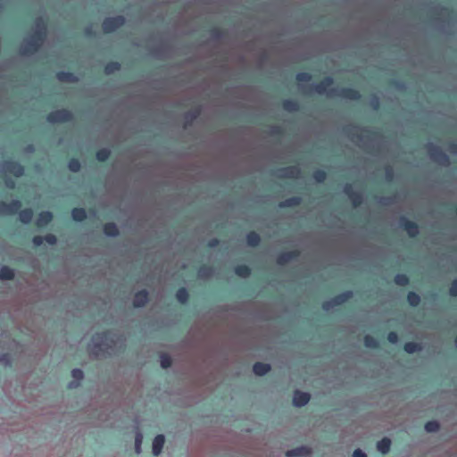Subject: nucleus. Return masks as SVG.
Wrapping results in <instances>:
<instances>
[{
	"label": "nucleus",
	"mask_w": 457,
	"mask_h": 457,
	"mask_svg": "<svg viewBox=\"0 0 457 457\" xmlns=\"http://www.w3.org/2000/svg\"><path fill=\"white\" fill-rule=\"evenodd\" d=\"M68 167L71 171L77 172L80 169V163L77 159H71L68 163Z\"/></svg>",
	"instance_id": "ea45409f"
},
{
	"label": "nucleus",
	"mask_w": 457,
	"mask_h": 457,
	"mask_svg": "<svg viewBox=\"0 0 457 457\" xmlns=\"http://www.w3.org/2000/svg\"><path fill=\"white\" fill-rule=\"evenodd\" d=\"M247 244L251 246H256L260 243V237L255 232H250L246 236Z\"/></svg>",
	"instance_id": "c85d7f7f"
},
{
	"label": "nucleus",
	"mask_w": 457,
	"mask_h": 457,
	"mask_svg": "<svg viewBox=\"0 0 457 457\" xmlns=\"http://www.w3.org/2000/svg\"><path fill=\"white\" fill-rule=\"evenodd\" d=\"M71 116H72L71 113L65 109L57 110V111L51 112L47 115V120L50 123L65 122V121L70 120L71 119Z\"/></svg>",
	"instance_id": "0eeeda50"
},
{
	"label": "nucleus",
	"mask_w": 457,
	"mask_h": 457,
	"mask_svg": "<svg viewBox=\"0 0 457 457\" xmlns=\"http://www.w3.org/2000/svg\"><path fill=\"white\" fill-rule=\"evenodd\" d=\"M219 244V241L217 239H212L209 242V246L210 247H214L216 246L217 245Z\"/></svg>",
	"instance_id": "3c124183"
},
{
	"label": "nucleus",
	"mask_w": 457,
	"mask_h": 457,
	"mask_svg": "<svg viewBox=\"0 0 457 457\" xmlns=\"http://www.w3.org/2000/svg\"><path fill=\"white\" fill-rule=\"evenodd\" d=\"M199 275H200V276H203V270H199Z\"/></svg>",
	"instance_id": "864d4df0"
},
{
	"label": "nucleus",
	"mask_w": 457,
	"mask_h": 457,
	"mask_svg": "<svg viewBox=\"0 0 457 457\" xmlns=\"http://www.w3.org/2000/svg\"><path fill=\"white\" fill-rule=\"evenodd\" d=\"M300 174L301 170L296 166L285 167L278 170V176L281 178L297 179Z\"/></svg>",
	"instance_id": "1a4fd4ad"
},
{
	"label": "nucleus",
	"mask_w": 457,
	"mask_h": 457,
	"mask_svg": "<svg viewBox=\"0 0 457 457\" xmlns=\"http://www.w3.org/2000/svg\"><path fill=\"white\" fill-rule=\"evenodd\" d=\"M395 281L397 285L405 286L409 282V278L404 274H397L395 278Z\"/></svg>",
	"instance_id": "e433bc0d"
},
{
	"label": "nucleus",
	"mask_w": 457,
	"mask_h": 457,
	"mask_svg": "<svg viewBox=\"0 0 457 457\" xmlns=\"http://www.w3.org/2000/svg\"><path fill=\"white\" fill-rule=\"evenodd\" d=\"M309 450L304 446L296 447L288 450L286 453L287 457H305L308 455Z\"/></svg>",
	"instance_id": "2eb2a0df"
},
{
	"label": "nucleus",
	"mask_w": 457,
	"mask_h": 457,
	"mask_svg": "<svg viewBox=\"0 0 457 457\" xmlns=\"http://www.w3.org/2000/svg\"><path fill=\"white\" fill-rule=\"evenodd\" d=\"M14 277V271L9 267L4 266L0 269V279L9 280Z\"/></svg>",
	"instance_id": "5701e85b"
},
{
	"label": "nucleus",
	"mask_w": 457,
	"mask_h": 457,
	"mask_svg": "<svg viewBox=\"0 0 457 457\" xmlns=\"http://www.w3.org/2000/svg\"><path fill=\"white\" fill-rule=\"evenodd\" d=\"M71 376L76 381L70 382L68 386L70 388H74L79 386V382L83 378L84 374L80 369H74L71 371Z\"/></svg>",
	"instance_id": "a211bd4d"
},
{
	"label": "nucleus",
	"mask_w": 457,
	"mask_h": 457,
	"mask_svg": "<svg viewBox=\"0 0 457 457\" xmlns=\"http://www.w3.org/2000/svg\"><path fill=\"white\" fill-rule=\"evenodd\" d=\"M5 186L9 188H13L15 187V182L12 179H6Z\"/></svg>",
	"instance_id": "8fccbe9b"
},
{
	"label": "nucleus",
	"mask_w": 457,
	"mask_h": 457,
	"mask_svg": "<svg viewBox=\"0 0 457 457\" xmlns=\"http://www.w3.org/2000/svg\"><path fill=\"white\" fill-rule=\"evenodd\" d=\"M407 300H408V303H410V305L415 307V306L419 305V303L420 302V297L418 294H416L414 292H410L407 295Z\"/></svg>",
	"instance_id": "c756f323"
},
{
	"label": "nucleus",
	"mask_w": 457,
	"mask_h": 457,
	"mask_svg": "<svg viewBox=\"0 0 457 457\" xmlns=\"http://www.w3.org/2000/svg\"><path fill=\"white\" fill-rule=\"evenodd\" d=\"M270 370V364L256 362L253 367V371L254 374L258 376H263L268 373Z\"/></svg>",
	"instance_id": "dca6fc26"
},
{
	"label": "nucleus",
	"mask_w": 457,
	"mask_h": 457,
	"mask_svg": "<svg viewBox=\"0 0 457 457\" xmlns=\"http://www.w3.org/2000/svg\"><path fill=\"white\" fill-rule=\"evenodd\" d=\"M110 156V151L106 148L101 149L96 153V159L100 162L107 160Z\"/></svg>",
	"instance_id": "f704fd0d"
},
{
	"label": "nucleus",
	"mask_w": 457,
	"mask_h": 457,
	"mask_svg": "<svg viewBox=\"0 0 457 457\" xmlns=\"http://www.w3.org/2000/svg\"><path fill=\"white\" fill-rule=\"evenodd\" d=\"M310 395L308 393L295 391L293 397V403L296 407H302L308 403Z\"/></svg>",
	"instance_id": "f8f14e48"
},
{
	"label": "nucleus",
	"mask_w": 457,
	"mask_h": 457,
	"mask_svg": "<svg viewBox=\"0 0 457 457\" xmlns=\"http://www.w3.org/2000/svg\"><path fill=\"white\" fill-rule=\"evenodd\" d=\"M45 242V238L40 236H37L33 237V244L37 246L41 245Z\"/></svg>",
	"instance_id": "de8ad7c7"
},
{
	"label": "nucleus",
	"mask_w": 457,
	"mask_h": 457,
	"mask_svg": "<svg viewBox=\"0 0 457 457\" xmlns=\"http://www.w3.org/2000/svg\"><path fill=\"white\" fill-rule=\"evenodd\" d=\"M124 22L125 19L122 16L109 17L104 21L103 29L104 32L110 33L121 27Z\"/></svg>",
	"instance_id": "39448f33"
},
{
	"label": "nucleus",
	"mask_w": 457,
	"mask_h": 457,
	"mask_svg": "<svg viewBox=\"0 0 457 457\" xmlns=\"http://www.w3.org/2000/svg\"><path fill=\"white\" fill-rule=\"evenodd\" d=\"M344 192L345 195H348V197L351 199V201L353 202V204L354 206H358L361 204V202H362L361 195L359 193L354 192L353 189V187L350 184H346L344 187Z\"/></svg>",
	"instance_id": "9d476101"
},
{
	"label": "nucleus",
	"mask_w": 457,
	"mask_h": 457,
	"mask_svg": "<svg viewBox=\"0 0 457 457\" xmlns=\"http://www.w3.org/2000/svg\"><path fill=\"white\" fill-rule=\"evenodd\" d=\"M449 293L452 296H457V279L452 283Z\"/></svg>",
	"instance_id": "a18cd8bd"
},
{
	"label": "nucleus",
	"mask_w": 457,
	"mask_h": 457,
	"mask_svg": "<svg viewBox=\"0 0 457 457\" xmlns=\"http://www.w3.org/2000/svg\"><path fill=\"white\" fill-rule=\"evenodd\" d=\"M43 237L45 238V241L49 245H54L56 243V237L54 235L49 234Z\"/></svg>",
	"instance_id": "49530a36"
},
{
	"label": "nucleus",
	"mask_w": 457,
	"mask_h": 457,
	"mask_svg": "<svg viewBox=\"0 0 457 457\" xmlns=\"http://www.w3.org/2000/svg\"><path fill=\"white\" fill-rule=\"evenodd\" d=\"M32 218H33V212L31 209L22 210L19 213V219L24 224L29 223L31 221Z\"/></svg>",
	"instance_id": "aec40b11"
},
{
	"label": "nucleus",
	"mask_w": 457,
	"mask_h": 457,
	"mask_svg": "<svg viewBox=\"0 0 457 457\" xmlns=\"http://www.w3.org/2000/svg\"><path fill=\"white\" fill-rule=\"evenodd\" d=\"M284 109L287 111H295L298 107L297 104L292 100H286L283 103Z\"/></svg>",
	"instance_id": "58836bf2"
},
{
	"label": "nucleus",
	"mask_w": 457,
	"mask_h": 457,
	"mask_svg": "<svg viewBox=\"0 0 457 457\" xmlns=\"http://www.w3.org/2000/svg\"><path fill=\"white\" fill-rule=\"evenodd\" d=\"M106 337V334H96L92 337V344L95 348H98L99 350H103L102 341Z\"/></svg>",
	"instance_id": "cd10ccee"
},
{
	"label": "nucleus",
	"mask_w": 457,
	"mask_h": 457,
	"mask_svg": "<svg viewBox=\"0 0 457 457\" xmlns=\"http://www.w3.org/2000/svg\"><path fill=\"white\" fill-rule=\"evenodd\" d=\"M353 295V293L351 291L344 292L334 298L330 299L329 301H327L323 303L322 308L325 311H329L335 306L340 305L345 301H347L351 296Z\"/></svg>",
	"instance_id": "423d86ee"
},
{
	"label": "nucleus",
	"mask_w": 457,
	"mask_h": 457,
	"mask_svg": "<svg viewBox=\"0 0 457 457\" xmlns=\"http://www.w3.org/2000/svg\"><path fill=\"white\" fill-rule=\"evenodd\" d=\"M21 208V202L17 199L12 200L7 204L4 202L0 203V216L11 215L16 213Z\"/></svg>",
	"instance_id": "6e6552de"
},
{
	"label": "nucleus",
	"mask_w": 457,
	"mask_h": 457,
	"mask_svg": "<svg viewBox=\"0 0 457 457\" xmlns=\"http://www.w3.org/2000/svg\"><path fill=\"white\" fill-rule=\"evenodd\" d=\"M171 365L170 357L167 354L161 355V366L164 369L169 368Z\"/></svg>",
	"instance_id": "a19ab883"
},
{
	"label": "nucleus",
	"mask_w": 457,
	"mask_h": 457,
	"mask_svg": "<svg viewBox=\"0 0 457 457\" xmlns=\"http://www.w3.org/2000/svg\"><path fill=\"white\" fill-rule=\"evenodd\" d=\"M53 215L50 212L46 211L39 213L37 224L39 227L47 225L52 220Z\"/></svg>",
	"instance_id": "f3484780"
},
{
	"label": "nucleus",
	"mask_w": 457,
	"mask_h": 457,
	"mask_svg": "<svg viewBox=\"0 0 457 457\" xmlns=\"http://www.w3.org/2000/svg\"><path fill=\"white\" fill-rule=\"evenodd\" d=\"M46 31L45 21L41 18L37 19L35 22L34 33L24 40L21 47V54L30 55L36 53L45 40Z\"/></svg>",
	"instance_id": "f03ea898"
},
{
	"label": "nucleus",
	"mask_w": 457,
	"mask_h": 457,
	"mask_svg": "<svg viewBox=\"0 0 457 457\" xmlns=\"http://www.w3.org/2000/svg\"><path fill=\"white\" fill-rule=\"evenodd\" d=\"M428 153L429 158L439 164L447 166L449 164V157L441 148L432 143L428 145Z\"/></svg>",
	"instance_id": "7ed1b4c3"
},
{
	"label": "nucleus",
	"mask_w": 457,
	"mask_h": 457,
	"mask_svg": "<svg viewBox=\"0 0 457 457\" xmlns=\"http://www.w3.org/2000/svg\"><path fill=\"white\" fill-rule=\"evenodd\" d=\"M300 202H301V198L300 197H297V196L290 197V198L286 199L285 201L281 202L279 204V206L282 207V208L295 206V205L299 204Z\"/></svg>",
	"instance_id": "393cba45"
},
{
	"label": "nucleus",
	"mask_w": 457,
	"mask_h": 457,
	"mask_svg": "<svg viewBox=\"0 0 457 457\" xmlns=\"http://www.w3.org/2000/svg\"><path fill=\"white\" fill-rule=\"evenodd\" d=\"M390 446H391V440L387 437L383 438L382 440L378 441L377 444L378 450L383 454H386L389 452Z\"/></svg>",
	"instance_id": "6ab92c4d"
},
{
	"label": "nucleus",
	"mask_w": 457,
	"mask_h": 457,
	"mask_svg": "<svg viewBox=\"0 0 457 457\" xmlns=\"http://www.w3.org/2000/svg\"><path fill=\"white\" fill-rule=\"evenodd\" d=\"M353 457H367V455L361 449H356L353 452Z\"/></svg>",
	"instance_id": "09e8293b"
},
{
	"label": "nucleus",
	"mask_w": 457,
	"mask_h": 457,
	"mask_svg": "<svg viewBox=\"0 0 457 457\" xmlns=\"http://www.w3.org/2000/svg\"><path fill=\"white\" fill-rule=\"evenodd\" d=\"M400 222L410 237H414L419 234V228L415 222L404 218L401 219Z\"/></svg>",
	"instance_id": "9b49d317"
},
{
	"label": "nucleus",
	"mask_w": 457,
	"mask_h": 457,
	"mask_svg": "<svg viewBox=\"0 0 457 457\" xmlns=\"http://www.w3.org/2000/svg\"><path fill=\"white\" fill-rule=\"evenodd\" d=\"M58 80L60 81H75L76 80V77L71 73V72H67V71H60L57 73L56 75Z\"/></svg>",
	"instance_id": "a878e982"
},
{
	"label": "nucleus",
	"mask_w": 457,
	"mask_h": 457,
	"mask_svg": "<svg viewBox=\"0 0 457 457\" xmlns=\"http://www.w3.org/2000/svg\"><path fill=\"white\" fill-rule=\"evenodd\" d=\"M120 68V65L119 62H110L106 64L104 68V71L106 74H112L117 71H119Z\"/></svg>",
	"instance_id": "473e14b6"
},
{
	"label": "nucleus",
	"mask_w": 457,
	"mask_h": 457,
	"mask_svg": "<svg viewBox=\"0 0 457 457\" xmlns=\"http://www.w3.org/2000/svg\"><path fill=\"white\" fill-rule=\"evenodd\" d=\"M23 173V167L16 162L5 161L0 165V175L12 174L21 177Z\"/></svg>",
	"instance_id": "20e7f679"
},
{
	"label": "nucleus",
	"mask_w": 457,
	"mask_h": 457,
	"mask_svg": "<svg viewBox=\"0 0 457 457\" xmlns=\"http://www.w3.org/2000/svg\"><path fill=\"white\" fill-rule=\"evenodd\" d=\"M371 104L374 106L375 109L378 107V98H375L371 101Z\"/></svg>",
	"instance_id": "603ef678"
},
{
	"label": "nucleus",
	"mask_w": 457,
	"mask_h": 457,
	"mask_svg": "<svg viewBox=\"0 0 457 457\" xmlns=\"http://www.w3.org/2000/svg\"><path fill=\"white\" fill-rule=\"evenodd\" d=\"M165 442V438L163 435H158L154 437L153 441V453L157 456L161 453L163 445Z\"/></svg>",
	"instance_id": "4468645a"
},
{
	"label": "nucleus",
	"mask_w": 457,
	"mask_h": 457,
	"mask_svg": "<svg viewBox=\"0 0 457 457\" xmlns=\"http://www.w3.org/2000/svg\"><path fill=\"white\" fill-rule=\"evenodd\" d=\"M439 429V424L436 420L428 421L425 424V430L427 432H436Z\"/></svg>",
	"instance_id": "72a5a7b5"
},
{
	"label": "nucleus",
	"mask_w": 457,
	"mask_h": 457,
	"mask_svg": "<svg viewBox=\"0 0 457 457\" xmlns=\"http://www.w3.org/2000/svg\"><path fill=\"white\" fill-rule=\"evenodd\" d=\"M312 87L316 93L326 95L329 97H339L349 100H357L361 97L360 93L352 87H333V79L331 78H326L320 83H313Z\"/></svg>",
	"instance_id": "f257e3e1"
},
{
	"label": "nucleus",
	"mask_w": 457,
	"mask_h": 457,
	"mask_svg": "<svg viewBox=\"0 0 457 457\" xmlns=\"http://www.w3.org/2000/svg\"><path fill=\"white\" fill-rule=\"evenodd\" d=\"M104 232L108 237H116L119 234V229L114 223H107L104 227Z\"/></svg>",
	"instance_id": "4be33fe9"
},
{
	"label": "nucleus",
	"mask_w": 457,
	"mask_h": 457,
	"mask_svg": "<svg viewBox=\"0 0 457 457\" xmlns=\"http://www.w3.org/2000/svg\"><path fill=\"white\" fill-rule=\"evenodd\" d=\"M148 301V293L145 290L137 292L135 295L133 304L135 307H143Z\"/></svg>",
	"instance_id": "ddd939ff"
},
{
	"label": "nucleus",
	"mask_w": 457,
	"mask_h": 457,
	"mask_svg": "<svg viewBox=\"0 0 457 457\" xmlns=\"http://www.w3.org/2000/svg\"><path fill=\"white\" fill-rule=\"evenodd\" d=\"M312 79L311 75L307 72H299L296 75V79L299 82H308Z\"/></svg>",
	"instance_id": "79ce46f5"
},
{
	"label": "nucleus",
	"mask_w": 457,
	"mask_h": 457,
	"mask_svg": "<svg viewBox=\"0 0 457 457\" xmlns=\"http://www.w3.org/2000/svg\"><path fill=\"white\" fill-rule=\"evenodd\" d=\"M364 345L370 348H376L378 345V343L377 339H375L374 337L370 336H366L364 337Z\"/></svg>",
	"instance_id": "c9c22d12"
},
{
	"label": "nucleus",
	"mask_w": 457,
	"mask_h": 457,
	"mask_svg": "<svg viewBox=\"0 0 457 457\" xmlns=\"http://www.w3.org/2000/svg\"><path fill=\"white\" fill-rule=\"evenodd\" d=\"M235 272L239 277L247 278L251 273V270L246 265H239L236 267Z\"/></svg>",
	"instance_id": "bb28decb"
},
{
	"label": "nucleus",
	"mask_w": 457,
	"mask_h": 457,
	"mask_svg": "<svg viewBox=\"0 0 457 457\" xmlns=\"http://www.w3.org/2000/svg\"><path fill=\"white\" fill-rule=\"evenodd\" d=\"M143 436L140 433H137L135 439V450L137 453H141V444H142Z\"/></svg>",
	"instance_id": "37998d69"
},
{
	"label": "nucleus",
	"mask_w": 457,
	"mask_h": 457,
	"mask_svg": "<svg viewBox=\"0 0 457 457\" xmlns=\"http://www.w3.org/2000/svg\"><path fill=\"white\" fill-rule=\"evenodd\" d=\"M176 297L179 302L184 303L187 301L188 294L186 288H179L176 293Z\"/></svg>",
	"instance_id": "2f4dec72"
},
{
	"label": "nucleus",
	"mask_w": 457,
	"mask_h": 457,
	"mask_svg": "<svg viewBox=\"0 0 457 457\" xmlns=\"http://www.w3.org/2000/svg\"><path fill=\"white\" fill-rule=\"evenodd\" d=\"M387 339L391 344H396L398 342V336L395 332H390L387 336Z\"/></svg>",
	"instance_id": "c03bdc74"
},
{
	"label": "nucleus",
	"mask_w": 457,
	"mask_h": 457,
	"mask_svg": "<svg viewBox=\"0 0 457 457\" xmlns=\"http://www.w3.org/2000/svg\"><path fill=\"white\" fill-rule=\"evenodd\" d=\"M72 219L76 221H82L86 219V212L83 208H74L71 212Z\"/></svg>",
	"instance_id": "b1692460"
},
{
	"label": "nucleus",
	"mask_w": 457,
	"mask_h": 457,
	"mask_svg": "<svg viewBox=\"0 0 457 457\" xmlns=\"http://www.w3.org/2000/svg\"><path fill=\"white\" fill-rule=\"evenodd\" d=\"M454 343H455V345L457 346V337L455 338Z\"/></svg>",
	"instance_id": "5fc2aeb1"
},
{
	"label": "nucleus",
	"mask_w": 457,
	"mask_h": 457,
	"mask_svg": "<svg viewBox=\"0 0 457 457\" xmlns=\"http://www.w3.org/2000/svg\"><path fill=\"white\" fill-rule=\"evenodd\" d=\"M326 172L321 170H318L313 173V179L319 183L323 182L326 179Z\"/></svg>",
	"instance_id": "4c0bfd02"
},
{
	"label": "nucleus",
	"mask_w": 457,
	"mask_h": 457,
	"mask_svg": "<svg viewBox=\"0 0 457 457\" xmlns=\"http://www.w3.org/2000/svg\"><path fill=\"white\" fill-rule=\"evenodd\" d=\"M295 257V253L294 252H285L278 256L277 262L280 265H283L291 261L292 259H294Z\"/></svg>",
	"instance_id": "412c9836"
},
{
	"label": "nucleus",
	"mask_w": 457,
	"mask_h": 457,
	"mask_svg": "<svg viewBox=\"0 0 457 457\" xmlns=\"http://www.w3.org/2000/svg\"><path fill=\"white\" fill-rule=\"evenodd\" d=\"M421 349L420 345L414 342H409L404 345V350L408 353H413Z\"/></svg>",
	"instance_id": "7c9ffc66"
}]
</instances>
